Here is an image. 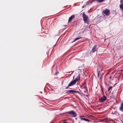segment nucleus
I'll return each mask as SVG.
<instances>
[{"instance_id":"8","label":"nucleus","mask_w":123,"mask_h":123,"mask_svg":"<svg viewBox=\"0 0 123 123\" xmlns=\"http://www.w3.org/2000/svg\"><path fill=\"white\" fill-rule=\"evenodd\" d=\"M75 16V15H73L70 17L68 19V23L71 22V21H72V19L74 18Z\"/></svg>"},{"instance_id":"5","label":"nucleus","mask_w":123,"mask_h":123,"mask_svg":"<svg viewBox=\"0 0 123 123\" xmlns=\"http://www.w3.org/2000/svg\"><path fill=\"white\" fill-rule=\"evenodd\" d=\"M78 92L76 91L72 90H68L67 91L66 93H78Z\"/></svg>"},{"instance_id":"9","label":"nucleus","mask_w":123,"mask_h":123,"mask_svg":"<svg viewBox=\"0 0 123 123\" xmlns=\"http://www.w3.org/2000/svg\"><path fill=\"white\" fill-rule=\"evenodd\" d=\"M80 79V74H79L78 76L74 80H75V81L77 82L78 81H79Z\"/></svg>"},{"instance_id":"18","label":"nucleus","mask_w":123,"mask_h":123,"mask_svg":"<svg viewBox=\"0 0 123 123\" xmlns=\"http://www.w3.org/2000/svg\"><path fill=\"white\" fill-rule=\"evenodd\" d=\"M79 118L81 120V121L82 120H84L85 121V118H82L81 117H79Z\"/></svg>"},{"instance_id":"6","label":"nucleus","mask_w":123,"mask_h":123,"mask_svg":"<svg viewBox=\"0 0 123 123\" xmlns=\"http://www.w3.org/2000/svg\"><path fill=\"white\" fill-rule=\"evenodd\" d=\"M75 80H72L69 84V86H72L75 84L76 83Z\"/></svg>"},{"instance_id":"15","label":"nucleus","mask_w":123,"mask_h":123,"mask_svg":"<svg viewBox=\"0 0 123 123\" xmlns=\"http://www.w3.org/2000/svg\"><path fill=\"white\" fill-rule=\"evenodd\" d=\"M119 6L121 9H123V4H122L120 5Z\"/></svg>"},{"instance_id":"4","label":"nucleus","mask_w":123,"mask_h":123,"mask_svg":"<svg viewBox=\"0 0 123 123\" xmlns=\"http://www.w3.org/2000/svg\"><path fill=\"white\" fill-rule=\"evenodd\" d=\"M83 18L85 23H87L88 17L84 13L83 14Z\"/></svg>"},{"instance_id":"27","label":"nucleus","mask_w":123,"mask_h":123,"mask_svg":"<svg viewBox=\"0 0 123 123\" xmlns=\"http://www.w3.org/2000/svg\"><path fill=\"white\" fill-rule=\"evenodd\" d=\"M66 123V122H63V123Z\"/></svg>"},{"instance_id":"19","label":"nucleus","mask_w":123,"mask_h":123,"mask_svg":"<svg viewBox=\"0 0 123 123\" xmlns=\"http://www.w3.org/2000/svg\"><path fill=\"white\" fill-rule=\"evenodd\" d=\"M85 121H86L88 122H90V120H89V119H86V118L85 119Z\"/></svg>"},{"instance_id":"11","label":"nucleus","mask_w":123,"mask_h":123,"mask_svg":"<svg viewBox=\"0 0 123 123\" xmlns=\"http://www.w3.org/2000/svg\"><path fill=\"white\" fill-rule=\"evenodd\" d=\"M119 110L123 112V102L121 103Z\"/></svg>"},{"instance_id":"17","label":"nucleus","mask_w":123,"mask_h":123,"mask_svg":"<svg viewBox=\"0 0 123 123\" xmlns=\"http://www.w3.org/2000/svg\"><path fill=\"white\" fill-rule=\"evenodd\" d=\"M112 88V86H110V87L108 88V91L109 92L110 90Z\"/></svg>"},{"instance_id":"16","label":"nucleus","mask_w":123,"mask_h":123,"mask_svg":"<svg viewBox=\"0 0 123 123\" xmlns=\"http://www.w3.org/2000/svg\"><path fill=\"white\" fill-rule=\"evenodd\" d=\"M105 0H96L98 3H100L103 2Z\"/></svg>"},{"instance_id":"1","label":"nucleus","mask_w":123,"mask_h":123,"mask_svg":"<svg viewBox=\"0 0 123 123\" xmlns=\"http://www.w3.org/2000/svg\"><path fill=\"white\" fill-rule=\"evenodd\" d=\"M65 114L67 115V116H68L67 114H68L69 115L72 116V117H76L77 115L75 112L73 111L67 112L65 113Z\"/></svg>"},{"instance_id":"30","label":"nucleus","mask_w":123,"mask_h":123,"mask_svg":"<svg viewBox=\"0 0 123 123\" xmlns=\"http://www.w3.org/2000/svg\"><path fill=\"white\" fill-rule=\"evenodd\" d=\"M74 72V71H72V72H73H73Z\"/></svg>"},{"instance_id":"13","label":"nucleus","mask_w":123,"mask_h":123,"mask_svg":"<svg viewBox=\"0 0 123 123\" xmlns=\"http://www.w3.org/2000/svg\"><path fill=\"white\" fill-rule=\"evenodd\" d=\"M81 37H78L77 38H76L74 40V42L75 41L77 40L78 39H80L81 38Z\"/></svg>"},{"instance_id":"22","label":"nucleus","mask_w":123,"mask_h":123,"mask_svg":"<svg viewBox=\"0 0 123 123\" xmlns=\"http://www.w3.org/2000/svg\"><path fill=\"white\" fill-rule=\"evenodd\" d=\"M59 73L58 72H56L55 74V75H57L58 73Z\"/></svg>"},{"instance_id":"14","label":"nucleus","mask_w":123,"mask_h":123,"mask_svg":"<svg viewBox=\"0 0 123 123\" xmlns=\"http://www.w3.org/2000/svg\"><path fill=\"white\" fill-rule=\"evenodd\" d=\"M104 122L105 123H107V122L109 121V120L108 118H105L104 119Z\"/></svg>"},{"instance_id":"29","label":"nucleus","mask_w":123,"mask_h":123,"mask_svg":"<svg viewBox=\"0 0 123 123\" xmlns=\"http://www.w3.org/2000/svg\"><path fill=\"white\" fill-rule=\"evenodd\" d=\"M74 76L73 77V78H74Z\"/></svg>"},{"instance_id":"21","label":"nucleus","mask_w":123,"mask_h":123,"mask_svg":"<svg viewBox=\"0 0 123 123\" xmlns=\"http://www.w3.org/2000/svg\"><path fill=\"white\" fill-rule=\"evenodd\" d=\"M70 86H69V84L68 85V86H67V87L66 88V89H68V88H69V87H70Z\"/></svg>"},{"instance_id":"24","label":"nucleus","mask_w":123,"mask_h":123,"mask_svg":"<svg viewBox=\"0 0 123 123\" xmlns=\"http://www.w3.org/2000/svg\"><path fill=\"white\" fill-rule=\"evenodd\" d=\"M99 72L98 73V77H99Z\"/></svg>"},{"instance_id":"20","label":"nucleus","mask_w":123,"mask_h":123,"mask_svg":"<svg viewBox=\"0 0 123 123\" xmlns=\"http://www.w3.org/2000/svg\"><path fill=\"white\" fill-rule=\"evenodd\" d=\"M120 3L121 4H123V0H121Z\"/></svg>"},{"instance_id":"7","label":"nucleus","mask_w":123,"mask_h":123,"mask_svg":"<svg viewBox=\"0 0 123 123\" xmlns=\"http://www.w3.org/2000/svg\"><path fill=\"white\" fill-rule=\"evenodd\" d=\"M92 51L93 53L95 51H97L98 49L97 48V46L95 45L92 48Z\"/></svg>"},{"instance_id":"12","label":"nucleus","mask_w":123,"mask_h":123,"mask_svg":"<svg viewBox=\"0 0 123 123\" xmlns=\"http://www.w3.org/2000/svg\"><path fill=\"white\" fill-rule=\"evenodd\" d=\"M92 3V2L91 1H89L87 2L86 5H88L91 4Z\"/></svg>"},{"instance_id":"28","label":"nucleus","mask_w":123,"mask_h":123,"mask_svg":"<svg viewBox=\"0 0 123 123\" xmlns=\"http://www.w3.org/2000/svg\"><path fill=\"white\" fill-rule=\"evenodd\" d=\"M101 90L103 91V89H101Z\"/></svg>"},{"instance_id":"25","label":"nucleus","mask_w":123,"mask_h":123,"mask_svg":"<svg viewBox=\"0 0 123 123\" xmlns=\"http://www.w3.org/2000/svg\"><path fill=\"white\" fill-rule=\"evenodd\" d=\"M111 78H112V76H110V77H109L110 79H111Z\"/></svg>"},{"instance_id":"23","label":"nucleus","mask_w":123,"mask_h":123,"mask_svg":"<svg viewBox=\"0 0 123 123\" xmlns=\"http://www.w3.org/2000/svg\"><path fill=\"white\" fill-rule=\"evenodd\" d=\"M86 82H84V83H83L82 84V85H85V84H86Z\"/></svg>"},{"instance_id":"2","label":"nucleus","mask_w":123,"mask_h":123,"mask_svg":"<svg viewBox=\"0 0 123 123\" xmlns=\"http://www.w3.org/2000/svg\"><path fill=\"white\" fill-rule=\"evenodd\" d=\"M103 13L104 12V14L107 16H109L110 14V11L109 10L107 9L103 10Z\"/></svg>"},{"instance_id":"26","label":"nucleus","mask_w":123,"mask_h":123,"mask_svg":"<svg viewBox=\"0 0 123 123\" xmlns=\"http://www.w3.org/2000/svg\"><path fill=\"white\" fill-rule=\"evenodd\" d=\"M84 7H85V6H84H84H82V8H84Z\"/></svg>"},{"instance_id":"3","label":"nucleus","mask_w":123,"mask_h":123,"mask_svg":"<svg viewBox=\"0 0 123 123\" xmlns=\"http://www.w3.org/2000/svg\"><path fill=\"white\" fill-rule=\"evenodd\" d=\"M106 99V97L105 96H103L99 99V101L100 102L103 103L105 101Z\"/></svg>"},{"instance_id":"10","label":"nucleus","mask_w":123,"mask_h":123,"mask_svg":"<svg viewBox=\"0 0 123 123\" xmlns=\"http://www.w3.org/2000/svg\"><path fill=\"white\" fill-rule=\"evenodd\" d=\"M82 88L84 89L85 90L84 91L85 92H86L87 91L86 86V85H82Z\"/></svg>"}]
</instances>
